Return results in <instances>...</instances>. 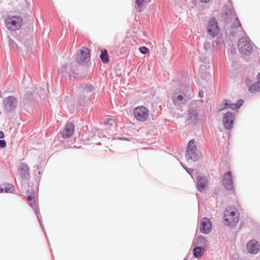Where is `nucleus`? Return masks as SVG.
<instances>
[{
  "instance_id": "1",
  "label": "nucleus",
  "mask_w": 260,
  "mask_h": 260,
  "mask_svg": "<svg viewBox=\"0 0 260 260\" xmlns=\"http://www.w3.org/2000/svg\"><path fill=\"white\" fill-rule=\"evenodd\" d=\"M253 46V43L247 37H242L238 43V50L243 55H249L252 52Z\"/></svg>"
},
{
  "instance_id": "2",
  "label": "nucleus",
  "mask_w": 260,
  "mask_h": 260,
  "mask_svg": "<svg viewBox=\"0 0 260 260\" xmlns=\"http://www.w3.org/2000/svg\"><path fill=\"white\" fill-rule=\"evenodd\" d=\"M22 22V19L18 16L8 15L5 18V26L8 29L12 31L19 29Z\"/></svg>"
},
{
  "instance_id": "3",
  "label": "nucleus",
  "mask_w": 260,
  "mask_h": 260,
  "mask_svg": "<svg viewBox=\"0 0 260 260\" xmlns=\"http://www.w3.org/2000/svg\"><path fill=\"white\" fill-rule=\"evenodd\" d=\"M133 114L137 120L140 122H145L149 118L150 111L146 107L139 106L134 109Z\"/></svg>"
},
{
  "instance_id": "4",
  "label": "nucleus",
  "mask_w": 260,
  "mask_h": 260,
  "mask_svg": "<svg viewBox=\"0 0 260 260\" xmlns=\"http://www.w3.org/2000/svg\"><path fill=\"white\" fill-rule=\"evenodd\" d=\"M236 208L233 207L227 208L224 214L225 221L229 226L234 225L238 221L239 213L236 212Z\"/></svg>"
},
{
  "instance_id": "5",
  "label": "nucleus",
  "mask_w": 260,
  "mask_h": 260,
  "mask_svg": "<svg viewBox=\"0 0 260 260\" xmlns=\"http://www.w3.org/2000/svg\"><path fill=\"white\" fill-rule=\"evenodd\" d=\"M243 104V101L242 100H238L236 104L232 103L230 100H224L220 105L219 111H220L224 109H237L239 108Z\"/></svg>"
},
{
  "instance_id": "6",
  "label": "nucleus",
  "mask_w": 260,
  "mask_h": 260,
  "mask_svg": "<svg viewBox=\"0 0 260 260\" xmlns=\"http://www.w3.org/2000/svg\"><path fill=\"white\" fill-rule=\"evenodd\" d=\"M186 157L187 159H192L194 161L197 160L198 158L197 154V147L194 145V142L193 140H191L188 143L186 151Z\"/></svg>"
},
{
  "instance_id": "7",
  "label": "nucleus",
  "mask_w": 260,
  "mask_h": 260,
  "mask_svg": "<svg viewBox=\"0 0 260 260\" xmlns=\"http://www.w3.org/2000/svg\"><path fill=\"white\" fill-rule=\"evenodd\" d=\"M90 56V50L87 48L82 47L78 54L76 61L80 64L86 63L89 60Z\"/></svg>"
},
{
  "instance_id": "8",
  "label": "nucleus",
  "mask_w": 260,
  "mask_h": 260,
  "mask_svg": "<svg viewBox=\"0 0 260 260\" xmlns=\"http://www.w3.org/2000/svg\"><path fill=\"white\" fill-rule=\"evenodd\" d=\"M207 30L209 34L212 37H214L218 34L219 29L217 22L214 18H212L209 20L207 26Z\"/></svg>"
},
{
  "instance_id": "9",
  "label": "nucleus",
  "mask_w": 260,
  "mask_h": 260,
  "mask_svg": "<svg viewBox=\"0 0 260 260\" xmlns=\"http://www.w3.org/2000/svg\"><path fill=\"white\" fill-rule=\"evenodd\" d=\"M234 121V116L233 113L228 112L225 114L223 118V124L225 129L230 130L233 127Z\"/></svg>"
},
{
  "instance_id": "10",
  "label": "nucleus",
  "mask_w": 260,
  "mask_h": 260,
  "mask_svg": "<svg viewBox=\"0 0 260 260\" xmlns=\"http://www.w3.org/2000/svg\"><path fill=\"white\" fill-rule=\"evenodd\" d=\"M222 184L228 190H231L233 189V181L231 172H227L223 175Z\"/></svg>"
},
{
  "instance_id": "11",
  "label": "nucleus",
  "mask_w": 260,
  "mask_h": 260,
  "mask_svg": "<svg viewBox=\"0 0 260 260\" xmlns=\"http://www.w3.org/2000/svg\"><path fill=\"white\" fill-rule=\"evenodd\" d=\"M201 232L204 234H208L212 229V223L209 219L205 217L201 221Z\"/></svg>"
},
{
  "instance_id": "12",
  "label": "nucleus",
  "mask_w": 260,
  "mask_h": 260,
  "mask_svg": "<svg viewBox=\"0 0 260 260\" xmlns=\"http://www.w3.org/2000/svg\"><path fill=\"white\" fill-rule=\"evenodd\" d=\"M74 129L75 127L72 123H68L66 124L61 133L62 137L63 138L71 137L74 133Z\"/></svg>"
},
{
  "instance_id": "13",
  "label": "nucleus",
  "mask_w": 260,
  "mask_h": 260,
  "mask_svg": "<svg viewBox=\"0 0 260 260\" xmlns=\"http://www.w3.org/2000/svg\"><path fill=\"white\" fill-rule=\"evenodd\" d=\"M4 103L6 109L10 111L15 109L17 101L14 96H9L5 99Z\"/></svg>"
},
{
  "instance_id": "14",
  "label": "nucleus",
  "mask_w": 260,
  "mask_h": 260,
  "mask_svg": "<svg viewBox=\"0 0 260 260\" xmlns=\"http://www.w3.org/2000/svg\"><path fill=\"white\" fill-rule=\"evenodd\" d=\"M259 245L255 240H251L247 244V249L250 253H257L259 250Z\"/></svg>"
},
{
  "instance_id": "15",
  "label": "nucleus",
  "mask_w": 260,
  "mask_h": 260,
  "mask_svg": "<svg viewBox=\"0 0 260 260\" xmlns=\"http://www.w3.org/2000/svg\"><path fill=\"white\" fill-rule=\"evenodd\" d=\"M193 243L197 247H201V248L205 249L208 246L209 242L205 237L199 236L195 239Z\"/></svg>"
},
{
  "instance_id": "16",
  "label": "nucleus",
  "mask_w": 260,
  "mask_h": 260,
  "mask_svg": "<svg viewBox=\"0 0 260 260\" xmlns=\"http://www.w3.org/2000/svg\"><path fill=\"white\" fill-rule=\"evenodd\" d=\"M172 100L174 104L177 106H182V105H184L186 102V100L184 96L178 93L174 94Z\"/></svg>"
},
{
  "instance_id": "17",
  "label": "nucleus",
  "mask_w": 260,
  "mask_h": 260,
  "mask_svg": "<svg viewBox=\"0 0 260 260\" xmlns=\"http://www.w3.org/2000/svg\"><path fill=\"white\" fill-rule=\"evenodd\" d=\"M197 187L201 192L203 191L207 185V180L206 178L199 176L197 179Z\"/></svg>"
},
{
  "instance_id": "18",
  "label": "nucleus",
  "mask_w": 260,
  "mask_h": 260,
  "mask_svg": "<svg viewBox=\"0 0 260 260\" xmlns=\"http://www.w3.org/2000/svg\"><path fill=\"white\" fill-rule=\"evenodd\" d=\"M260 73H259L257 75V81L255 84H253L252 85H251L249 87V91L251 92H258L260 91V85L259 84H260Z\"/></svg>"
},
{
  "instance_id": "19",
  "label": "nucleus",
  "mask_w": 260,
  "mask_h": 260,
  "mask_svg": "<svg viewBox=\"0 0 260 260\" xmlns=\"http://www.w3.org/2000/svg\"><path fill=\"white\" fill-rule=\"evenodd\" d=\"M205 252V249L201 247H196L193 249V256L197 258H201Z\"/></svg>"
},
{
  "instance_id": "20",
  "label": "nucleus",
  "mask_w": 260,
  "mask_h": 260,
  "mask_svg": "<svg viewBox=\"0 0 260 260\" xmlns=\"http://www.w3.org/2000/svg\"><path fill=\"white\" fill-rule=\"evenodd\" d=\"M2 190L1 192L10 193L14 190V186L9 183H4L1 185Z\"/></svg>"
},
{
  "instance_id": "21",
  "label": "nucleus",
  "mask_w": 260,
  "mask_h": 260,
  "mask_svg": "<svg viewBox=\"0 0 260 260\" xmlns=\"http://www.w3.org/2000/svg\"><path fill=\"white\" fill-rule=\"evenodd\" d=\"M27 201L29 202L30 205L32 207H35L38 201V196L35 193L28 196L27 197Z\"/></svg>"
},
{
  "instance_id": "22",
  "label": "nucleus",
  "mask_w": 260,
  "mask_h": 260,
  "mask_svg": "<svg viewBox=\"0 0 260 260\" xmlns=\"http://www.w3.org/2000/svg\"><path fill=\"white\" fill-rule=\"evenodd\" d=\"M100 57L102 62L104 63H107L109 61L108 52L105 49L101 50V54L100 56Z\"/></svg>"
},
{
  "instance_id": "23",
  "label": "nucleus",
  "mask_w": 260,
  "mask_h": 260,
  "mask_svg": "<svg viewBox=\"0 0 260 260\" xmlns=\"http://www.w3.org/2000/svg\"><path fill=\"white\" fill-rule=\"evenodd\" d=\"M28 170V168L26 166H22L20 170V174L22 175V177L27 178L29 176Z\"/></svg>"
},
{
  "instance_id": "24",
  "label": "nucleus",
  "mask_w": 260,
  "mask_h": 260,
  "mask_svg": "<svg viewBox=\"0 0 260 260\" xmlns=\"http://www.w3.org/2000/svg\"><path fill=\"white\" fill-rule=\"evenodd\" d=\"M233 19H234L233 22L231 24L232 27L233 28H237L239 26L241 27V24L238 17H237V16L235 14H234V15Z\"/></svg>"
},
{
  "instance_id": "25",
  "label": "nucleus",
  "mask_w": 260,
  "mask_h": 260,
  "mask_svg": "<svg viewBox=\"0 0 260 260\" xmlns=\"http://www.w3.org/2000/svg\"><path fill=\"white\" fill-rule=\"evenodd\" d=\"M145 3V0H136V4H137L138 8L140 9V11L142 9Z\"/></svg>"
},
{
  "instance_id": "26",
  "label": "nucleus",
  "mask_w": 260,
  "mask_h": 260,
  "mask_svg": "<svg viewBox=\"0 0 260 260\" xmlns=\"http://www.w3.org/2000/svg\"><path fill=\"white\" fill-rule=\"evenodd\" d=\"M140 52L142 54H147L149 52V49L145 46H142L139 49Z\"/></svg>"
},
{
  "instance_id": "27",
  "label": "nucleus",
  "mask_w": 260,
  "mask_h": 260,
  "mask_svg": "<svg viewBox=\"0 0 260 260\" xmlns=\"http://www.w3.org/2000/svg\"><path fill=\"white\" fill-rule=\"evenodd\" d=\"M105 123L107 124H109L111 126H113L115 124L114 120L112 119H107L105 121Z\"/></svg>"
},
{
  "instance_id": "28",
  "label": "nucleus",
  "mask_w": 260,
  "mask_h": 260,
  "mask_svg": "<svg viewBox=\"0 0 260 260\" xmlns=\"http://www.w3.org/2000/svg\"><path fill=\"white\" fill-rule=\"evenodd\" d=\"M193 116H194V118H196V116H197V112L194 111H192L191 112H190V114H189V118H193Z\"/></svg>"
},
{
  "instance_id": "29",
  "label": "nucleus",
  "mask_w": 260,
  "mask_h": 260,
  "mask_svg": "<svg viewBox=\"0 0 260 260\" xmlns=\"http://www.w3.org/2000/svg\"><path fill=\"white\" fill-rule=\"evenodd\" d=\"M6 146V142L5 140H0V147L3 148Z\"/></svg>"
},
{
  "instance_id": "30",
  "label": "nucleus",
  "mask_w": 260,
  "mask_h": 260,
  "mask_svg": "<svg viewBox=\"0 0 260 260\" xmlns=\"http://www.w3.org/2000/svg\"><path fill=\"white\" fill-rule=\"evenodd\" d=\"M4 137V133L0 131V139L3 138Z\"/></svg>"
},
{
  "instance_id": "31",
  "label": "nucleus",
  "mask_w": 260,
  "mask_h": 260,
  "mask_svg": "<svg viewBox=\"0 0 260 260\" xmlns=\"http://www.w3.org/2000/svg\"><path fill=\"white\" fill-rule=\"evenodd\" d=\"M202 3H208L210 0H200Z\"/></svg>"
},
{
  "instance_id": "32",
  "label": "nucleus",
  "mask_w": 260,
  "mask_h": 260,
  "mask_svg": "<svg viewBox=\"0 0 260 260\" xmlns=\"http://www.w3.org/2000/svg\"><path fill=\"white\" fill-rule=\"evenodd\" d=\"M246 84H249V83H250L251 81L249 79L246 78Z\"/></svg>"
},
{
  "instance_id": "33",
  "label": "nucleus",
  "mask_w": 260,
  "mask_h": 260,
  "mask_svg": "<svg viewBox=\"0 0 260 260\" xmlns=\"http://www.w3.org/2000/svg\"><path fill=\"white\" fill-rule=\"evenodd\" d=\"M199 94H200V95L201 96L202 94H201V93H200V92L199 93Z\"/></svg>"
},
{
  "instance_id": "34",
  "label": "nucleus",
  "mask_w": 260,
  "mask_h": 260,
  "mask_svg": "<svg viewBox=\"0 0 260 260\" xmlns=\"http://www.w3.org/2000/svg\"><path fill=\"white\" fill-rule=\"evenodd\" d=\"M199 94H200V95L201 96L202 94H201V93H200V92L199 93Z\"/></svg>"
},
{
  "instance_id": "35",
  "label": "nucleus",
  "mask_w": 260,
  "mask_h": 260,
  "mask_svg": "<svg viewBox=\"0 0 260 260\" xmlns=\"http://www.w3.org/2000/svg\"><path fill=\"white\" fill-rule=\"evenodd\" d=\"M184 260H187V259H186V258H185Z\"/></svg>"
}]
</instances>
